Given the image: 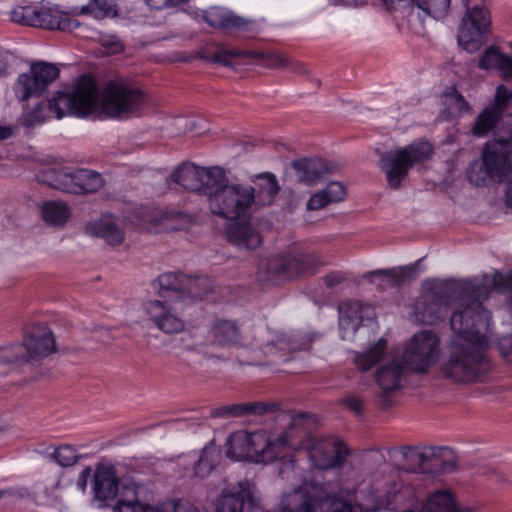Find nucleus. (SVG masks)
<instances>
[{"label":"nucleus","mask_w":512,"mask_h":512,"mask_svg":"<svg viewBox=\"0 0 512 512\" xmlns=\"http://www.w3.org/2000/svg\"><path fill=\"white\" fill-rule=\"evenodd\" d=\"M418 264H411L407 266H399L391 269H377L369 271L363 275V279L374 283L373 278L377 277L380 280L382 287H399L406 283L411 282L417 276Z\"/></svg>","instance_id":"23"},{"label":"nucleus","mask_w":512,"mask_h":512,"mask_svg":"<svg viewBox=\"0 0 512 512\" xmlns=\"http://www.w3.org/2000/svg\"><path fill=\"white\" fill-rule=\"evenodd\" d=\"M348 450L345 445L332 438L316 439L308 449V457L312 465L321 470H328L341 466Z\"/></svg>","instance_id":"16"},{"label":"nucleus","mask_w":512,"mask_h":512,"mask_svg":"<svg viewBox=\"0 0 512 512\" xmlns=\"http://www.w3.org/2000/svg\"><path fill=\"white\" fill-rule=\"evenodd\" d=\"M85 231L90 236L104 239L107 244L112 246L122 244L125 239L123 229L111 217H102L87 223Z\"/></svg>","instance_id":"26"},{"label":"nucleus","mask_w":512,"mask_h":512,"mask_svg":"<svg viewBox=\"0 0 512 512\" xmlns=\"http://www.w3.org/2000/svg\"><path fill=\"white\" fill-rule=\"evenodd\" d=\"M115 510L118 512H150L155 507L149 504L150 492L142 484L129 481L118 486Z\"/></svg>","instance_id":"19"},{"label":"nucleus","mask_w":512,"mask_h":512,"mask_svg":"<svg viewBox=\"0 0 512 512\" xmlns=\"http://www.w3.org/2000/svg\"><path fill=\"white\" fill-rule=\"evenodd\" d=\"M281 512H356L346 500L331 494L326 486L315 481L304 482L302 486L283 496Z\"/></svg>","instance_id":"8"},{"label":"nucleus","mask_w":512,"mask_h":512,"mask_svg":"<svg viewBox=\"0 0 512 512\" xmlns=\"http://www.w3.org/2000/svg\"><path fill=\"white\" fill-rule=\"evenodd\" d=\"M401 454L406 470L414 473L452 472L456 469V461L447 448L432 449L430 453L416 447L404 446Z\"/></svg>","instance_id":"12"},{"label":"nucleus","mask_w":512,"mask_h":512,"mask_svg":"<svg viewBox=\"0 0 512 512\" xmlns=\"http://www.w3.org/2000/svg\"><path fill=\"white\" fill-rule=\"evenodd\" d=\"M145 105V93L126 83L112 81L103 93L102 110L110 118L128 119L137 116Z\"/></svg>","instance_id":"10"},{"label":"nucleus","mask_w":512,"mask_h":512,"mask_svg":"<svg viewBox=\"0 0 512 512\" xmlns=\"http://www.w3.org/2000/svg\"><path fill=\"white\" fill-rule=\"evenodd\" d=\"M247 415L246 405L245 403H236L221 406L218 408H214L211 411L212 417H226V418H234V417H242Z\"/></svg>","instance_id":"51"},{"label":"nucleus","mask_w":512,"mask_h":512,"mask_svg":"<svg viewBox=\"0 0 512 512\" xmlns=\"http://www.w3.org/2000/svg\"><path fill=\"white\" fill-rule=\"evenodd\" d=\"M253 210L258 207L270 206L274 203L280 186L274 174L266 172L259 174L253 180Z\"/></svg>","instance_id":"25"},{"label":"nucleus","mask_w":512,"mask_h":512,"mask_svg":"<svg viewBox=\"0 0 512 512\" xmlns=\"http://www.w3.org/2000/svg\"><path fill=\"white\" fill-rule=\"evenodd\" d=\"M504 55L496 47L491 46L484 51L479 61V67L484 70H497Z\"/></svg>","instance_id":"50"},{"label":"nucleus","mask_w":512,"mask_h":512,"mask_svg":"<svg viewBox=\"0 0 512 512\" xmlns=\"http://www.w3.org/2000/svg\"><path fill=\"white\" fill-rule=\"evenodd\" d=\"M91 475H92V469L90 466H87L86 468H84L81 471V473L78 477V480H77V486L82 492H85V490L87 488L88 480L90 479Z\"/></svg>","instance_id":"61"},{"label":"nucleus","mask_w":512,"mask_h":512,"mask_svg":"<svg viewBox=\"0 0 512 512\" xmlns=\"http://www.w3.org/2000/svg\"><path fill=\"white\" fill-rule=\"evenodd\" d=\"M512 173V114L506 115L496 136L488 141L480 160L474 161L467 171L470 183L487 186L501 182Z\"/></svg>","instance_id":"5"},{"label":"nucleus","mask_w":512,"mask_h":512,"mask_svg":"<svg viewBox=\"0 0 512 512\" xmlns=\"http://www.w3.org/2000/svg\"><path fill=\"white\" fill-rule=\"evenodd\" d=\"M479 297L480 289L469 283L436 286L417 302L416 315L422 322L433 324L448 307L456 306L455 312L481 302Z\"/></svg>","instance_id":"7"},{"label":"nucleus","mask_w":512,"mask_h":512,"mask_svg":"<svg viewBox=\"0 0 512 512\" xmlns=\"http://www.w3.org/2000/svg\"><path fill=\"white\" fill-rule=\"evenodd\" d=\"M285 68H287L297 74H306L308 72V69L303 62H301L299 60L292 59L288 56H287Z\"/></svg>","instance_id":"59"},{"label":"nucleus","mask_w":512,"mask_h":512,"mask_svg":"<svg viewBox=\"0 0 512 512\" xmlns=\"http://www.w3.org/2000/svg\"><path fill=\"white\" fill-rule=\"evenodd\" d=\"M491 319L482 302L452 313L450 325L456 334L448 355L441 364V372L455 383L480 381L490 370V362L484 354L488 345L485 332Z\"/></svg>","instance_id":"1"},{"label":"nucleus","mask_w":512,"mask_h":512,"mask_svg":"<svg viewBox=\"0 0 512 512\" xmlns=\"http://www.w3.org/2000/svg\"><path fill=\"white\" fill-rule=\"evenodd\" d=\"M404 370L405 366L396 360L376 370L375 381L380 388L379 398L383 407L390 406L394 393L402 388Z\"/></svg>","instance_id":"20"},{"label":"nucleus","mask_w":512,"mask_h":512,"mask_svg":"<svg viewBox=\"0 0 512 512\" xmlns=\"http://www.w3.org/2000/svg\"><path fill=\"white\" fill-rule=\"evenodd\" d=\"M493 286L499 291L512 290V270L507 274L495 272L492 279Z\"/></svg>","instance_id":"53"},{"label":"nucleus","mask_w":512,"mask_h":512,"mask_svg":"<svg viewBox=\"0 0 512 512\" xmlns=\"http://www.w3.org/2000/svg\"><path fill=\"white\" fill-rule=\"evenodd\" d=\"M185 274L181 272H166L157 277L153 282V287L160 297H165L169 293L175 294V300L182 301L184 293Z\"/></svg>","instance_id":"34"},{"label":"nucleus","mask_w":512,"mask_h":512,"mask_svg":"<svg viewBox=\"0 0 512 512\" xmlns=\"http://www.w3.org/2000/svg\"><path fill=\"white\" fill-rule=\"evenodd\" d=\"M222 168H202L192 163L180 165L171 175V180L184 189L207 198Z\"/></svg>","instance_id":"14"},{"label":"nucleus","mask_w":512,"mask_h":512,"mask_svg":"<svg viewBox=\"0 0 512 512\" xmlns=\"http://www.w3.org/2000/svg\"><path fill=\"white\" fill-rule=\"evenodd\" d=\"M119 479L112 465H98L93 474L92 491L97 501L113 500L118 495Z\"/></svg>","instance_id":"24"},{"label":"nucleus","mask_w":512,"mask_h":512,"mask_svg":"<svg viewBox=\"0 0 512 512\" xmlns=\"http://www.w3.org/2000/svg\"><path fill=\"white\" fill-rule=\"evenodd\" d=\"M296 179L307 186H315L332 174L335 167L322 158H302L292 162Z\"/></svg>","instance_id":"22"},{"label":"nucleus","mask_w":512,"mask_h":512,"mask_svg":"<svg viewBox=\"0 0 512 512\" xmlns=\"http://www.w3.org/2000/svg\"><path fill=\"white\" fill-rule=\"evenodd\" d=\"M204 19L211 27L226 30H245L249 25V20L243 19L232 12L223 11L218 8H212L206 11Z\"/></svg>","instance_id":"35"},{"label":"nucleus","mask_w":512,"mask_h":512,"mask_svg":"<svg viewBox=\"0 0 512 512\" xmlns=\"http://www.w3.org/2000/svg\"><path fill=\"white\" fill-rule=\"evenodd\" d=\"M93 13L97 18L117 16L116 9L108 0H94Z\"/></svg>","instance_id":"52"},{"label":"nucleus","mask_w":512,"mask_h":512,"mask_svg":"<svg viewBox=\"0 0 512 512\" xmlns=\"http://www.w3.org/2000/svg\"><path fill=\"white\" fill-rule=\"evenodd\" d=\"M512 100V90L507 89L505 86L500 85L496 89L495 104L492 107H498L503 113L507 103Z\"/></svg>","instance_id":"55"},{"label":"nucleus","mask_w":512,"mask_h":512,"mask_svg":"<svg viewBox=\"0 0 512 512\" xmlns=\"http://www.w3.org/2000/svg\"><path fill=\"white\" fill-rule=\"evenodd\" d=\"M313 338L295 332H261L250 345L243 346L237 356L240 365H264L286 362L291 355L309 350Z\"/></svg>","instance_id":"6"},{"label":"nucleus","mask_w":512,"mask_h":512,"mask_svg":"<svg viewBox=\"0 0 512 512\" xmlns=\"http://www.w3.org/2000/svg\"><path fill=\"white\" fill-rule=\"evenodd\" d=\"M43 220L52 226H63L70 217L69 207L60 201H47L41 208Z\"/></svg>","instance_id":"41"},{"label":"nucleus","mask_w":512,"mask_h":512,"mask_svg":"<svg viewBox=\"0 0 512 512\" xmlns=\"http://www.w3.org/2000/svg\"><path fill=\"white\" fill-rule=\"evenodd\" d=\"M343 403L346 407L355 413L356 415H361L363 412V401L356 396H349L343 400Z\"/></svg>","instance_id":"58"},{"label":"nucleus","mask_w":512,"mask_h":512,"mask_svg":"<svg viewBox=\"0 0 512 512\" xmlns=\"http://www.w3.org/2000/svg\"><path fill=\"white\" fill-rule=\"evenodd\" d=\"M258 509V500L246 482L224 489L216 502V512H255Z\"/></svg>","instance_id":"17"},{"label":"nucleus","mask_w":512,"mask_h":512,"mask_svg":"<svg viewBox=\"0 0 512 512\" xmlns=\"http://www.w3.org/2000/svg\"><path fill=\"white\" fill-rule=\"evenodd\" d=\"M172 299H152L144 304L148 321L164 334H178L184 331L185 322L179 315Z\"/></svg>","instance_id":"15"},{"label":"nucleus","mask_w":512,"mask_h":512,"mask_svg":"<svg viewBox=\"0 0 512 512\" xmlns=\"http://www.w3.org/2000/svg\"><path fill=\"white\" fill-rule=\"evenodd\" d=\"M190 0H145L150 9L160 10L165 8H181Z\"/></svg>","instance_id":"54"},{"label":"nucleus","mask_w":512,"mask_h":512,"mask_svg":"<svg viewBox=\"0 0 512 512\" xmlns=\"http://www.w3.org/2000/svg\"><path fill=\"white\" fill-rule=\"evenodd\" d=\"M219 452L214 447H205L194 467L195 474L201 478L208 476L218 462Z\"/></svg>","instance_id":"44"},{"label":"nucleus","mask_w":512,"mask_h":512,"mask_svg":"<svg viewBox=\"0 0 512 512\" xmlns=\"http://www.w3.org/2000/svg\"><path fill=\"white\" fill-rule=\"evenodd\" d=\"M441 102L444 109L441 111L440 117L445 121L471 112V106L455 87H447L443 91Z\"/></svg>","instance_id":"31"},{"label":"nucleus","mask_w":512,"mask_h":512,"mask_svg":"<svg viewBox=\"0 0 512 512\" xmlns=\"http://www.w3.org/2000/svg\"><path fill=\"white\" fill-rule=\"evenodd\" d=\"M25 349V362L39 360L55 351V340L52 331L46 325H37L20 344Z\"/></svg>","instance_id":"21"},{"label":"nucleus","mask_w":512,"mask_h":512,"mask_svg":"<svg viewBox=\"0 0 512 512\" xmlns=\"http://www.w3.org/2000/svg\"><path fill=\"white\" fill-rule=\"evenodd\" d=\"M419 512H474L470 508L458 509L449 490H437L427 495Z\"/></svg>","instance_id":"32"},{"label":"nucleus","mask_w":512,"mask_h":512,"mask_svg":"<svg viewBox=\"0 0 512 512\" xmlns=\"http://www.w3.org/2000/svg\"><path fill=\"white\" fill-rule=\"evenodd\" d=\"M464 6L467 9L458 30L457 40L463 49L474 53L485 43V35L491 25L490 13L484 7L468 8L467 0H464Z\"/></svg>","instance_id":"13"},{"label":"nucleus","mask_w":512,"mask_h":512,"mask_svg":"<svg viewBox=\"0 0 512 512\" xmlns=\"http://www.w3.org/2000/svg\"><path fill=\"white\" fill-rule=\"evenodd\" d=\"M98 99L95 80L89 75H82L77 80L71 93L58 91L48 102L38 103L32 110L23 114V123L32 127L55 116L61 119L66 115L83 117L90 114Z\"/></svg>","instance_id":"4"},{"label":"nucleus","mask_w":512,"mask_h":512,"mask_svg":"<svg viewBox=\"0 0 512 512\" xmlns=\"http://www.w3.org/2000/svg\"><path fill=\"white\" fill-rule=\"evenodd\" d=\"M39 182L64 192L69 191L70 169L65 167H48L37 175Z\"/></svg>","instance_id":"40"},{"label":"nucleus","mask_w":512,"mask_h":512,"mask_svg":"<svg viewBox=\"0 0 512 512\" xmlns=\"http://www.w3.org/2000/svg\"><path fill=\"white\" fill-rule=\"evenodd\" d=\"M321 264L314 253H295L282 265V271L289 276L312 275Z\"/></svg>","instance_id":"30"},{"label":"nucleus","mask_w":512,"mask_h":512,"mask_svg":"<svg viewBox=\"0 0 512 512\" xmlns=\"http://www.w3.org/2000/svg\"><path fill=\"white\" fill-rule=\"evenodd\" d=\"M34 27L45 29H58L64 32H71L80 26L76 19H71L66 14L53 11L50 8H36Z\"/></svg>","instance_id":"27"},{"label":"nucleus","mask_w":512,"mask_h":512,"mask_svg":"<svg viewBox=\"0 0 512 512\" xmlns=\"http://www.w3.org/2000/svg\"><path fill=\"white\" fill-rule=\"evenodd\" d=\"M0 363H26L25 355H23L22 346L20 344H12L0 347Z\"/></svg>","instance_id":"48"},{"label":"nucleus","mask_w":512,"mask_h":512,"mask_svg":"<svg viewBox=\"0 0 512 512\" xmlns=\"http://www.w3.org/2000/svg\"><path fill=\"white\" fill-rule=\"evenodd\" d=\"M13 89L16 97L23 102L32 97H40L45 92L43 84H40L31 68L29 72L19 75Z\"/></svg>","instance_id":"36"},{"label":"nucleus","mask_w":512,"mask_h":512,"mask_svg":"<svg viewBox=\"0 0 512 512\" xmlns=\"http://www.w3.org/2000/svg\"><path fill=\"white\" fill-rule=\"evenodd\" d=\"M345 276L341 272H333L324 277L327 287H335L345 281Z\"/></svg>","instance_id":"60"},{"label":"nucleus","mask_w":512,"mask_h":512,"mask_svg":"<svg viewBox=\"0 0 512 512\" xmlns=\"http://www.w3.org/2000/svg\"><path fill=\"white\" fill-rule=\"evenodd\" d=\"M364 306L358 300H347L343 301L339 305L340 313V325L349 326L351 324L352 329H356L363 318Z\"/></svg>","instance_id":"43"},{"label":"nucleus","mask_w":512,"mask_h":512,"mask_svg":"<svg viewBox=\"0 0 512 512\" xmlns=\"http://www.w3.org/2000/svg\"><path fill=\"white\" fill-rule=\"evenodd\" d=\"M213 290L212 280L205 275L190 277L185 275L184 293L182 301L202 300Z\"/></svg>","instance_id":"38"},{"label":"nucleus","mask_w":512,"mask_h":512,"mask_svg":"<svg viewBox=\"0 0 512 512\" xmlns=\"http://www.w3.org/2000/svg\"><path fill=\"white\" fill-rule=\"evenodd\" d=\"M381 2L388 11H396L412 3L434 18H443L448 12L451 0H381Z\"/></svg>","instance_id":"28"},{"label":"nucleus","mask_w":512,"mask_h":512,"mask_svg":"<svg viewBox=\"0 0 512 512\" xmlns=\"http://www.w3.org/2000/svg\"><path fill=\"white\" fill-rule=\"evenodd\" d=\"M61 467H71L80 459L77 450L68 444L57 447L50 456Z\"/></svg>","instance_id":"46"},{"label":"nucleus","mask_w":512,"mask_h":512,"mask_svg":"<svg viewBox=\"0 0 512 512\" xmlns=\"http://www.w3.org/2000/svg\"><path fill=\"white\" fill-rule=\"evenodd\" d=\"M70 178L68 193H94L104 186V179L101 174L93 170H70Z\"/></svg>","instance_id":"29"},{"label":"nucleus","mask_w":512,"mask_h":512,"mask_svg":"<svg viewBox=\"0 0 512 512\" xmlns=\"http://www.w3.org/2000/svg\"><path fill=\"white\" fill-rule=\"evenodd\" d=\"M213 343L218 346H233L239 342L240 332L235 322L219 320L211 328Z\"/></svg>","instance_id":"37"},{"label":"nucleus","mask_w":512,"mask_h":512,"mask_svg":"<svg viewBox=\"0 0 512 512\" xmlns=\"http://www.w3.org/2000/svg\"><path fill=\"white\" fill-rule=\"evenodd\" d=\"M35 14L36 7L19 6L11 12V19L15 23L34 27Z\"/></svg>","instance_id":"49"},{"label":"nucleus","mask_w":512,"mask_h":512,"mask_svg":"<svg viewBox=\"0 0 512 512\" xmlns=\"http://www.w3.org/2000/svg\"><path fill=\"white\" fill-rule=\"evenodd\" d=\"M502 116L503 113H501L498 107L490 106L485 108L475 118L472 134L477 137L486 136L496 127L500 120L503 121L506 118V116L504 118H502ZM502 123L503 122H501V124Z\"/></svg>","instance_id":"39"},{"label":"nucleus","mask_w":512,"mask_h":512,"mask_svg":"<svg viewBox=\"0 0 512 512\" xmlns=\"http://www.w3.org/2000/svg\"><path fill=\"white\" fill-rule=\"evenodd\" d=\"M346 197V189L340 182H330L324 189L312 194L306 203L309 211L325 208L330 203L340 202Z\"/></svg>","instance_id":"33"},{"label":"nucleus","mask_w":512,"mask_h":512,"mask_svg":"<svg viewBox=\"0 0 512 512\" xmlns=\"http://www.w3.org/2000/svg\"><path fill=\"white\" fill-rule=\"evenodd\" d=\"M9 68V62L7 54L0 50V76H3L7 73Z\"/></svg>","instance_id":"62"},{"label":"nucleus","mask_w":512,"mask_h":512,"mask_svg":"<svg viewBox=\"0 0 512 512\" xmlns=\"http://www.w3.org/2000/svg\"><path fill=\"white\" fill-rule=\"evenodd\" d=\"M433 152L428 142H415L403 148L385 152L381 155L379 166L385 173L391 189H399L409 170L417 163L430 158Z\"/></svg>","instance_id":"9"},{"label":"nucleus","mask_w":512,"mask_h":512,"mask_svg":"<svg viewBox=\"0 0 512 512\" xmlns=\"http://www.w3.org/2000/svg\"><path fill=\"white\" fill-rule=\"evenodd\" d=\"M33 73L46 91L49 85L59 76L60 70L55 64L39 61L31 65Z\"/></svg>","instance_id":"45"},{"label":"nucleus","mask_w":512,"mask_h":512,"mask_svg":"<svg viewBox=\"0 0 512 512\" xmlns=\"http://www.w3.org/2000/svg\"><path fill=\"white\" fill-rule=\"evenodd\" d=\"M13 135V128L11 126L0 125V141L9 139Z\"/></svg>","instance_id":"64"},{"label":"nucleus","mask_w":512,"mask_h":512,"mask_svg":"<svg viewBox=\"0 0 512 512\" xmlns=\"http://www.w3.org/2000/svg\"><path fill=\"white\" fill-rule=\"evenodd\" d=\"M504 200L506 206L512 209V178L506 184Z\"/></svg>","instance_id":"63"},{"label":"nucleus","mask_w":512,"mask_h":512,"mask_svg":"<svg viewBox=\"0 0 512 512\" xmlns=\"http://www.w3.org/2000/svg\"><path fill=\"white\" fill-rule=\"evenodd\" d=\"M440 340L431 331L416 333L406 346L402 359L405 368L417 373H425L440 356Z\"/></svg>","instance_id":"11"},{"label":"nucleus","mask_w":512,"mask_h":512,"mask_svg":"<svg viewBox=\"0 0 512 512\" xmlns=\"http://www.w3.org/2000/svg\"><path fill=\"white\" fill-rule=\"evenodd\" d=\"M150 512H198V509L188 500H170L155 506Z\"/></svg>","instance_id":"47"},{"label":"nucleus","mask_w":512,"mask_h":512,"mask_svg":"<svg viewBox=\"0 0 512 512\" xmlns=\"http://www.w3.org/2000/svg\"><path fill=\"white\" fill-rule=\"evenodd\" d=\"M206 60L212 63H219L223 66L232 67L235 58H261L263 65L267 68H285L287 56L280 53L264 54L262 52L221 48L217 52L208 54Z\"/></svg>","instance_id":"18"},{"label":"nucleus","mask_w":512,"mask_h":512,"mask_svg":"<svg viewBox=\"0 0 512 512\" xmlns=\"http://www.w3.org/2000/svg\"><path fill=\"white\" fill-rule=\"evenodd\" d=\"M387 348L385 339H380L368 351L356 354L354 363L359 370L365 372L370 370L375 364L381 361Z\"/></svg>","instance_id":"42"},{"label":"nucleus","mask_w":512,"mask_h":512,"mask_svg":"<svg viewBox=\"0 0 512 512\" xmlns=\"http://www.w3.org/2000/svg\"><path fill=\"white\" fill-rule=\"evenodd\" d=\"M497 70L504 80H512V58L508 55H504Z\"/></svg>","instance_id":"57"},{"label":"nucleus","mask_w":512,"mask_h":512,"mask_svg":"<svg viewBox=\"0 0 512 512\" xmlns=\"http://www.w3.org/2000/svg\"><path fill=\"white\" fill-rule=\"evenodd\" d=\"M247 415H263L269 412L272 409V405L262 403V402H250L245 403Z\"/></svg>","instance_id":"56"},{"label":"nucleus","mask_w":512,"mask_h":512,"mask_svg":"<svg viewBox=\"0 0 512 512\" xmlns=\"http://www.w3.org/2000/svg\"><path fill=\"white\" fill-rule=\"evenodd\" d=\"M306 413H298L291 417L290 430L271 438L265 430L254 432L238 431L230 435L227 445V456L236 460H249L267 464L282 458L287 447L293 445L292 430H306Z\"/></svg>","instance_id":"3"},{"label":"nucleus","mask_w":512,"mask_h":512,"mask_svg":"<svg viewBox=\"0 0 512 512\" xmlns=\"http://www.w3.org/2000/svg\"><path fill=\"white\" fill-rule=\"evenodd\" d=\"M253 189L250 185L230 183L222 169L206 200L210 212L229 221L225 228L227 240L234 246L255 249L262 238L252 226Z\"/></svg>","instance_id":"2"}]
</instances>
